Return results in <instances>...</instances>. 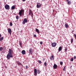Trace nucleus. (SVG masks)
<instances>
[{
  "label": "nucleus",
  "instance_id": "f257e3e1",
  "mask_svg": "<svg viewBox=\"0 0 76 76\" xmlns=\"http://www.w3.org/2000/svg\"><path fill=\"white\" fill-rule=\"evenodd\" d=\"M13 53V50L10 49H9V51H8V53L7 56V60H10V58H13V55L12 54Z\"/></svg>",
  "mask_w": 76,
  "mask_h": 76
},
{
  "label": "nucleus",
  "instance_id": "f03ea898",
  "mask_svg": "<svg viewBox=\"0 0 76 76\" xmlns=\"http://www.w3.org/2000/svg\"><path fill=\"white\" fill-rule=\"evenodd\" d=\"M18 14L20 16H21L22 15L24 14V10H21L19 12Z\"/></svg>",
  "mask_w": 76,
  "mask_h": 76
},
{
  "label": "nucleus",
  "instance_id": "7ed1b4c3",
  "mask_svg": "<svg viewBox=\"0 0 76 76\" xmlns=\"http://www.w3.org/2000/svg\"><path fill=\"white\" fill-rule=\"evenodd\" d=\"M29 15H31V16L32 17V18H33V12H32V10H31L30 9H29Z\"/></svg>",
  "mask_w": 76,
  "mask_h": 76
},
{
  "label": "nucleus",
  "instance_id": "20e7f679",
  "mask_svg": "<svg viewBox=\"0 0 76 76\" xmlns=\"http://www.w3.org/2000/svg\"><path fill=\"white\" fill-rule=\"evenodd\" d=\"M33 50H32V48H30L29 50V54H32V53H34Z\"/></svg>",
  "mask_w": 76,
  "mask_h": 76
},
{
  "label": "nucleus",
  "instance_id": "39448f33",
  "mask_svg": "<svg viewBox=\"0 0 76 76\" xmlns=\"http://www.w3.org/2000/svg\"><path fill=\"white\" fill-rule=\"evenodd\" d=\"M66 1L67 2L68 5H70L72 4V1L70 0H66Z\"/></svg>",
  "mask_w": 76,
  "mask_h": 76
},
{
  "label": "nucleus",
  "instance_id": "423d86ee",
  "mask_svg": "<svg viewBox=\"0 0 76 76\" xmlns=\"http://www.w3.org/2000/svg\"><path fill=\"white\" fill-rule=\"evenodd\" d=\"M28 22V20L26 18H24L23 20V24L24 25L25 24V23H27Z\"/></svg>",
  "mask_w": 76,
  "mask_h": 76
},
{
  "label": "nucleus",
  "instance_id": "0eeeda50",
  "mask_svg": "<svg viewBox=\"0 0 76 76\" xmlns=\"http://www.w3.org/2000/svg\"><path fill=\"white\" fill-rule=\"evenodd\" d=\"M5 8L7 10H9V9H10V7L9 6V5L7 4L5 6Z\"/></svg>",
  "mask_w": 76,
  "mask_h": 76
},
{
  "label": "nucleus",
  "instance_id": "6e6552de",
  "mask_svg": "<svg viewBox=\"0 0 76 76\" xmlns=\"http://www.w3.org/2000/svg\"><path fill=\"white\" fill-rule=\"evenodd\" d=\"M34 76H37V69H34Z\"/></svg>",
  "mask_w": 76,
  "mask_h": 76
},
{
  "label": "nucleus",
  "instance_id": "1a4fd4ad",
  "mask_svg": "<svg viewBox=\"0 0 76 76\" xmlns=\"http://www.w3.org/2000/svg\"><path fill=\"white\" fill-rule=\"evenodd\" d=\"M7 30L8 32V33L10 34V35H11L12 34V29L10 28H8Z\"/></svg>",
  "mask_w": 76,
  "mask_h": 76
},
{
  "label": "nucleus",
  "instance_id": "9d476101",
  "mask_svg": "<svg viewBox=\"0 0 76 76\" xmlns=\"http://www.w3.org/2000/svg\"><path fill=\"white\" fill-rule=\"evenodd\" d=\"M56 45H57V43H56V42L53 43L52 44V45L53 47H56Z\"/></svg>",
  "mask_w": 76,
  "mask_h": 76
},
{
  "label": "nucleus",
  "instance_id": "9b49d317",
  "mask_svg": "<svg viewBox=\"0 0 76 76\" xmlns=\"http://www.w3.org/2000/svg\"><path fill=\"white\" fill-rule=\"evenodd\" d=\"M57 65H56V64H55L53 66V69H56L57 68Z\"/></svg>",
  "mask_w": 76,
  "mask_h": 76
},
{
  "label": "nucleus",
  "instance_id": "f8f14e48",
  "mask_svg": "<svg viewBox=\"0 0 76 76\" xmlns=\"http://www.w3.org/2000/svg\"><path fill=\"white\" fill-rule=\"evenodd\" d=\"M21 53L23 55H24L26 54V51H25V50H22L21 51Z\"/></svg>",
  "mask_w": 76,
  "mask_h": 76
},
{
  "label": "nucleus",
  "instance_id": "ddd939ff",
  "mask_svg": "<svg viewBox=\"0 0 76 76\" xmlns=\"http://www.w3.org/2000/svg\"><path fill=\"white\" fill-rule=\"evenodd\" d=\"M65 26L66 28H68L69 26V25L67 23H66L65 24Z\"/></svg>",
  "mask_w": 76,
  "mask_h": 76
},
{
  "label": "nucleus",
  "instance_id": "4468645a",
  "mask_svg": "<svg viewBox=\"0 0 76 76\" xmlns=\"http://www.w3.org/2000/svg\"><path fill=\"white\" fill-rule=\"evenodd\" d=\"M41 4H40L39 5L38 4H37V8H39V7H41Z\"/></svg>",
  "mask_w": 76,
  "mask_h": 76
},
{
  "label": "nucleus",
  "instance_id": "2eb2a0df",
  "mask_svg": "<svg viewBox=\"0 0 76 76\" xmlns=\"http://www.w3.org/2000/svg\"><path fill=\"white\" fill-rule=\"evenodd\" d=\"M62 50V48L61 46H60L58 48V51H61Z\"/></svg>",
  "mask_w": 76,
  "mask_h": 76
},
{
  "label": "nucleus",
  "instance_id": "dca6fc26",
  "mask_svg": "<svg viewBox=\"0 0 76 76\" xmlns=\"http://www.w3.org/2000/svg\"><path fill=\"white\" fill-rule=\"evenodd\" d=\"M50 59L51 60H53L54 58V56H52L50 58Z\"/></svg>",
  "mask_w": 76,
  "mask_h": 76
},
{
  "label": "nucleus",
  "instance_id": "f3484780",
  "mask_svg": "<svg viewBox=\"0 0 76 76\" xmlns=\"http://www.w3.org/2000/svg\"><path fill=\"white\" fill-rule=\"evenodd\" d=\"M15 6L13 5L11 7V9L12 10H15Z\"/></svg>",
  "mask_w": 76,
  "mask_h": 76
},
{
  "label": "nucleus",
  "instance_id": "a211bd4d",
  "mask_svg": "<svg viewBox=\"0 0 76 76\" xmlns=\"http://www.w3.org/2000/svg\"><path fill=\"white\" fill-rule=\"evenodd\" d=\"M36 31L38 33V34L39 33V30H38V29L37 28L36 29Z\"/></svg>",
  "mask_w": 76,
  "mask_h": 76
},
{
  "label": "nucleus",
  "instance_id": "6ab92c4d",
  "mask_svg": "<svg viewBox=\"0 0 76 76\" xmlns=\"http://www.w3.org/2000/svg\"><path fill=\"white\" fill-rule=\"evenodd\" d=\"M17 63L18 65H21V64L20 62L18 61L17 62Z\"/></svg>",
  "mask_w": 76,
  "mask_h": 76
},
{
  "label": "nucleus",
  "instance_id": "aec40b11",
  "mask_svg": "<svg viewBox=\"0 0 76 76\" xmlns=\"http://www.w3.org/2000/svg\"><path fill=\"white\" fill-rule=\"evenodd\" d=\"M4 39V38L3 37H1V38H0V41H3V39Z\"/></svg>",
  "mask_w": 76,
  "mask_h": 76
},
{
  "label": "nucleus",
  "instance_id": "412c9836",
  "mask_svg": "<svg viewBox=\"0 0 76 76\" xmlns=\"http://www.w3.org/2000/svg\"><path fill=\"white\" fill-rule=\"evenodd\" d=\"M37 74H39L40 73V71L39 70H37Z\"/></svg>",
  "mask_w": 76,
  "mask_h": 76
},
{
  "label": "nucleus",
  "instance_id": "4be33fe9",
  "mask_svg": "<svg viewBox=\"0 0 76 76\" xmlns=\"http://www.w3.org/2000/svg\"><path fill=\"white\" fill-rule=\"evenodd\" d=\"M19 44L20 47H21L22 45V42H19Z\"/></svg>",
  "mask_w": 76,
  "mask_h": 76
},
{
  "label": "nucleus",
  "instance_id": "5701e85b",
  "mask_svg": "<svg viewBox=\"0 0 76 76\" xmlns=\"http://www.w3.org/2000/svg\"><path fill=\"white\" fill-rule=\"evenodd\" d=\"M71 42L72 43H73V38L71 39Z\"/></svg>",
  "mask_w": 76,
  "mask_h": 76
},
{
  "label": "nucleus",
  "instance_id": "b1692460",
  "mask_svg": "<svg viewBox=\"0 0 76 76\" xmlns=\"http://www.w3.org/2000/svg\"><path fill=\"white\" fill-rule=\"evenodd\" d=\"M66 66H65L63 69V70L64 71H65V70H66Z\"/></svg>",
  "mask_w": 76,
  "mask_h": 76
},
{
  "label": "nucleus",
  "instance_id": "393cba45",
  "mask_svg": "<svg viewBox=\"0 0 76 76\" xmlns=\"http://www.w3.org/2000/svg\"><path fill=\"white\" fill-rule=\"evenodd\" d=\"M10 26H12L13 24H12V22H10Z\"/></svg>",
  "mask_w": 76,
  "mask_h": 76
},
{
  "label": "nucleus",
  "instance_id": "a878e982",
  "mask_svg": "<svg viewBox=\"0 0 76 76\" xmlns=\"http://www.w3.org/2000/svg\"><path fill=\"white\" fill-rule=\"evenodd\" d=\"M3 49V48L2 47H1L0 48V51H2V50Z\"/></svg>",
  "mask_w": 76,
  "mask_h": 76
},
{
  "label": "nucleus",
  "instance_id": "bb28decb",
  "mask_svg": "<svg viewBox=\"0 0 76 76\" xmlns=\"http://www.w3.org/2000/svg\"><path fill=\"white\" fill-rule=\"evenodd\" d=\"M38 62L40 64H41V63H42V62H41V61H38Z\"/></svg>",
  "mask_w": 76,
  "mask_h": 76
},
{
  "label": "nucleus",
  "instance_id": "cd10ccee",
  "mask_svg": "<svg viewBox=\"0 0 76 76\" xmlns=\"http://www.w3.org/2000/svg\"><path fill=\"white\" fill-rule=\"evenodd\" d=\"M63 62H60V65H63Z\"/></svg>",
  "mask_w": 76,
  "mask_h": 76
},
{
  "label": "nucleus",
  "instance_id": "c85d7f7f",
  "mask_svg": "<svg viewBox=\"0 0 76 76\" xmlns=\"http://www.w3.org/2000/svg\"><path fill=\"white\" fill-rule=\"evenodd\" d=\"M44 64L45 65V66H47V63L45 62L44 63Z\"/></svg>",
  "mask_w": 76,
  "mask_h": 76
},
{
  "label": "nucleus",
  "instance_id": "c756f323",
  "mask_svg": "<svg viewBox=\"0 0 76 76\" xmlns=\"http://www.w3.org/2000/svg\"><path fill=\"white\" fill-rule=\"evenodd\" d=\"M18 18H19V16H16V19L17 20L18 19Z\"/></svg>",
  "mask_w": 76,
  "mask_h": 76
},
{
  "label": "nucleus",
  "instance_id": "7c9ffc66",
  "mask_svg": "<svg viewBox=\"0 0 76 76\" xmlns=\"http://www.w3.org/2000/svg\"><path fill=\"white\" fill-rule=\"evenodd\" d=\"M73 60H74L73 58H71L70 60H71V61H73Z\"/></svg>",
  "mask_w": 76,
  "mask_h": 76
},
{
  "label": "nucleus",
  "instance_id": "2f4dec72",
  "mask_svg": "<svg viewBox=\"0 0 76 76\" xmlns=\"http://www.w3.org/2000/svg\"><path fill=\"white\" fill-rule=\"evenodd\" d=\"M74 37H75V39L76 40V34H74Z\"/></svg>",
  "mask_w": 76,
  "mask_h": 76
},
{
  "label": "nucleus",
  "instance_id": "473e14b6",
  "mask_svg": "<svg viewBox=\"0 0 76 76\" xmlns=\"http://www.w3.org/2000/svg\"><path fill=\"white\" fill-rule=\"evenodd\" d=\"M40 44H41V45H42V44H43L42 42V41L40 42Z\"/></svg>",
  "mask_w": 76,
  "mask_h": 76
},
{
  "label": "nucleus",
  "instance_id": "72a5a7b5",
  "mask_svg": "<svg viewBox=\"0 0 76 76\" xmlns=\"http://www.w3.org/2000/svg\"><path fill=\"white\" fill-rule=\"evenodd\" d=\"M28 66H27V65H26V68L27 69H28Z\"/></svg>",
  "mask_w": 76,
  "mask_h": 76
},
{
  "label": "nucleus",
  "instance_id": "f704fd0d",
  "mask_svg": "<svg viewBox=\"0 0 76 76\" xmlns=\"http://www.w3.org/2000/svg\"><path fill=\"white\" fill-rule=\"evenodd\" d=\"M67 50V49L66 48L65 49V52H66V51Z\"/></svg>",
  "mask_w": 76,
  "mask_h": 76
},
{
  "label": "nucleus",
  "instance_id": "c9c22d12",
  "mask_svg": "<svg viewBox=\"0 0 76 76\" xmlns=\"http://www.w3.org/2000/svg\"><path fill=\"white\" fill-rule=\"evenodd\" d=\"M33 36L34 37H37V35H36V34H34Z\"/></svg>",
  "mask_w": 76,
  "mask_h": 76
},
{
  "label": "nucleus",
  "instance_id": "e433bc0d",
  "mask_svg": "<svg viewBox=\"0 0 76 76\" xmlns=\"http://www.w3.org/2000/svg\"><path fill=\"white\" fill-rule=\"evenodd\" d=\"M74 58L75 59H76V56H74Z\"/></svg>",
  "mask_w": 76,
  "mask_h": 76
},
{
  "label": "nucleus",
  "instance_id": "4c0bfd02",
  "mask_svg": "<svg viewBox=\"0 0 76 76\" xmlns=\"http://www.w3.org/2000/svg\"><path fill=\"white\" fill-rule=\"evenodd\" d=\"M1 37V34H0V38Z\"/></svg>",
  "mask_w": 76,
  "mask_h": 76
},
{
  "label": "nucleus",
  "instance_id": "58836bf2",
  "mask_svg": "<svg viewBox=\"0 0 76 76\" xmlns=\"http://www.w3.org/2000/svg\"><path fill=\"white\" fill-rule=\"evenodd\" d=\"M23 1H25V0H22Z\"/></svg>",
  "mask_w": 76,
  "mask_h": 76
},
{
  "label": "nucleus",
  "instance_id": "ea45409f",
  "mask_svg": "<svg viewBox=\"0 0 76 76\" xmlns=\"http://www.w3.org/2000/svg\"><path fill=\"white\" fill-rule=\"evenodd\" d=\"M75 31H74V30H73L72 31V32H74Z\"/></svg>",
  "mask_w": 76,
  "mask_h": 76
},
{
  "label": "nucleus",
  "instance_id": "a19ab883",
  "mask_svg": "<svg viewBox=\"0 0 76 76\" xmlns=\"http://www.w3.org/2000/svg\"><path fill=\"white\" fill-rule=\"evenodd\" d=\"M5 67L6 69L7 68V67H6V66H5Z\"/></svg>",
  "mask_w": 76,
  "mask_h": 76
},
{
  "label": "nucleus",
  "instance_id": "79ce46f5",
  "mask_svg": "<svg viewBox=\"0 0 76 76\" xmlns=\"http://www.w3.org/2000/svg\"><path fill=\"white\" fill-rule=\"evenodd\" d=\"M1 7V5L0 4V8Z\"/></svg>",
  "mask_w": 76,
  "mask_h": 76
},
{
  "label": "nucleus",
  "instance_id": "37998d69",
  "mask_svg": "<svg viewBox=\"0 0 76 76\" xmlns=\"http://www.w3.org/2000/svg\"><path fill=\"white\" fill-rule=\"evenodd\" d=\"M72 67V66H71V67Z\"/></svg>",
  "mask_w": 76,
  "mask_h": 76
}]
</instances>
